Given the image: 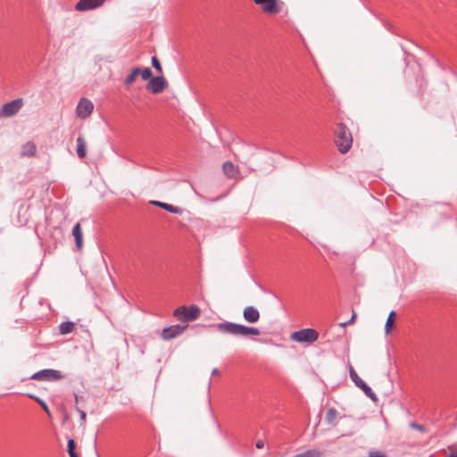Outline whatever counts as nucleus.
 <instances>
[{
  "mask_svg": "<svg viewBox=\"0 0 457 457\" xmlns=\"http://www.w3.org/2000/svg\"><path fill=\"white\" fill-rule=\"evenodd\" d=\"M136 76L133 75L132 72H130L129 74H128V76L126 77L125 80H124V85L126 87H129L130 85H132L135 80H136Z\"/></svg>",
  "mask_w": 457,
  "mask_h": 457,
  "instance_id": "b1692460",
  "label": "nucleus"
},
{
  "mask_svg": "<svg viewBox=\"0 0 457 457\" xmlns=\"http://www.w3.org/2000/svg\"><path fill=\"white\" fill-rule=\"evenodd\" d=\"M256 445V447H257L258 449H262V448L264 447V442H263V441H262V440H259V441L256 443V445Z\"/></svg>",
  "mask_w": 457,
  "mask_h": 457,
  "instance_id": "2f4dec72",
  "label": "nucleus"
},
{
  "mask_svg": "<svg viewBox=\"0 0 457 457\" xmlns=\"http://www.w3.org/2000/svg\"><path fill=\"white\" fill-rule=\"evenodd\" d=\"M98 457H101L100 455H98Z\"/></svg>",
  "mask_w": 457,
  "mask_h": 457,
  "instance_id": "4c0bfd02",
  "label": "nucleus"
},
{
  "mask_svg": "<svg viewBox=\"0 0 457 457\" xmlns=\"http://www.w3.org/2000/svg\"><path fill=\"white\" fill-rule=\"evenodd\" d=\"M216 328L222 334L232 335L235 337L259 336L260 330L253 327H247L231 321H224L216 324Z\"/></svg>",
  "mask_w": 457,
  "mask_h": 457,
  "instance_id": "f257e3e1",
  "label": "nucleus"
},
{
  "mask_svg": "<svg viewBox=\"0 0 457 457\" xmlns=\"http://www.w3.org/2000/svg\"><path fill=\"white\" fill-rule=\"evenodd\" d=\"M411 427L420 431H425V428L422 425L417 423H411Z\"/></svg>",
  "mask_w": 457,
  "mask_h": 457,
  "instance_id": "c756f323",
  "label": "nucleus"
},
{
  "mask_svg": "<svg viewBox=\"0 0 457 457\" xmlns=\"http://www.w3.org/2000/svg\"><path fill=\"white\" fill-rule=\"evenodd\" d=\"M75 324L72 321L62 322L59 326V330L62 335H66L73 331Z\"/></svg>",
  "mask_w": 457,
  "mask_h": 457,
  "instance_id": "aec40b11",
  "label": "nucleus"
},
{
  "mask_svg": "<svg viewBox=\"0 0 457 457\" xmlns=\"http://www.w3.org/2000/svg\"><path fill=\"white\" fill-rule=\"evenodd\" d=\"M187 328V325H171L168 328H164L162 331V338L163 340H170L181 335L184 330Z\"/></svg>",
  "mask_w": 457,
  "mask_h": 457,
  "instance_id": "9d476101",
  "label": "nucleus"
},
{
  "mask_svg": "<svg viewBox=\"0 0 457 457\" xmlns=\"http://www.w3.org/2000/svg\"><path fill=\"white\" fill-rule=\"evenodd\" d=\"M152 204L156 206H159V207L162 208L163 210H166L171 213L180 214L182 212V210L179 207L174 206V205L167 204V203L153 201Z\"/></svg>",
  "mask_w": 457,
  "mask_h": 457,
  "instance_id": "2eb2a0df",
  "label": "nucleus"
},
{
  "mask_svg": "<svg viewBox=\"0 0 457 457\" xmlns=\"http://www.w3.org/2000/svg\"><path fill=\"white\" fill-rule=\"evenodd\" d=\"M86 142L82 137L77 138V154L79 158L86 156Z\"/></svg>",
  "mask_w": 457,
  "mask_h": 457,
  "instance_id": "6ab92c4d",
  "label": "nucleus"
},
{
  "mask_svg": "<svg viewBox=\"0 0 457 457\" xmlns=\"http://www.w3.org/2000/svg\"><path fill=\"white\" fill-rule=\"evenodd\" d=\"M141 71H142V68L140 67H136L134 68L131 72L133 73V75H135L136 77H137L138 75L141 74Z\"/></svg>",
  "mask_w": 457,
  "mask_h": 457,
  "instance_id": "7c9ffc66",
  "label": "nucleus"
},
{
  "mask_svg": "<svg viewBox=\"0 0 457 457\" xmlns=\"http://www.w3.org/2000/svg\"><path fill=\"white\" fill-rule=\"evenodd\" d=\"M75 446H76L75 441L73 439H69L68 445H67L68 453L75 451Z\"/></svg>",
  "mask_w": 457,
  "mask_h": 457,
  "instance_id": "cd10ccee",
  "label": "nucleus"
},
{
  "mask_svg": "<svg viewBox=\"0 0 457 457\" xmlns=\"http://www.w3.org/2000/svg\"><path fill=\"white\" fill-rule=\"evenodd\" d=\"M243 317L247 322L255 323L260 319V312L253 306H247L244 309Z\"/></svg>",
  "mask_w": 457,
  "mask_h": 457,
  "instance_id": "ddd939ff",
  "label": "nucleus"
},
{
  "mask_svg": "<svg viewBox=\"0 0 457 457\" xmlns=\"http://www.w3.org/2000/svg\"><path fill=\"white\" fill-rule=\"evenodd\" d=\"M335 143L342 154H345L352 146L353 137L349 129L339 123L336 129Z\"/></svg>",
  "mask_w": 457,
  "mask_h": 457,
  "instance_id": "f03ea898",
  "label": "nucleus"
},
{
  "mask_svg": "<svg viewBox=\"0 0 457 457\" xmlns=\"http://www.w3.org/2000/svg\"><path fill=\"white\" fill-rule=\"evenodd\" d=\"M141 78L143 80H150L153 77V72L150 68H142Z\"/></svg>",
  "mask_w": 457,
  "mask_h": 457,
  "instance_id": "4be33fe9",
  "label": "nucleus"
},
{
  "mask_svg": "<svg viewBox=\"0 0 457 457\" xmlns=\"http://www.w3.org/2000/svg\"><path fill=\"white\" fill-rule=\"evenodd\" d=\"M222 170L224 174L230 179L236 178L237 174V169L231 162H224Z\"/></svg>",
  "mask_w": 457,
  "mask_h": 457,
  "instance_id": "dca6fc26",
  "label": "nucleus"
},
{
  "mask_svg": "<svg viewBox=\"0 0 457 457\" xmlns=\"http://www.w3.org/2000/svg\"><path fill=\"white\" fill-rule=\"evenodd\" d=\"M22 106V100L18 98L14 99L9 103L4 104L1 110L0 115L4 117H11L16 114Z\"/></svg>",
  "mask_w": 457,
  "mask_h": 457,
  "instance_id": "1a4fd4ad",
  "label": "nucleus"
},
{
  "mask_svg": "<svg viewBox=\"0 0 457 457\" xmlns=\"http://www.w3.org/2000/svg\"><path fill=\"white\" fill-rule=\"evenodd\" d=\"M94 110L93 103L86 98H81L77 105V115L79 118H87Z\"/></svg>",
  "mask_w": 457,
  "mask_h": 457,
  "instance_id": "9b49d317",
  "label": "nucleus"
},
{
  "mask_svg": "<svg viewBox=\"0 0 457 457\" xmlns=\"http://www.w3.org/2000/svg\"><path fill=\"white\" fill-rule=\"evenodd\" d=\"M200 308L195 304L189 307L181 306L173 312V315L181 322H188L195 320L200 315Z\"/></svg>",
  "mask_w": 457,
  "mask_h": 457,
  "instance_id": "7ed1b4c3",
  "label": "nucleus"
},
{
  "mask_svg": "<svg viewBox=\"0 0 457 457\" xmlns=\"http://www.w3.org/2000/svg\"><path fill=\"white\" fill-rule=\"evenodd\" d=\"M355 318H356V313H354V312H353V315H352V317L350 318V320H349L348 321L341 322V323L339 324V326H340V327H342V328H345V327H346L347 325L352 324V323L354 321Z\"/></svg>",
  "mask_w": 457,
  "mask_h": 457,
  "instance_id": "a878e982",
  "label": "nucleus"
},
{
  "mask_svg": "<svg viewBox=\"0 0 457 457\" xmlns=\"http://www.w3.org/2000/svg\"><path fill=\"white\" fill-rule=\"evenodd\" d=\"M36 401L40 404V406L46 413H49V408L44 400L41 398H36Z\"/></svg>",
  "mask_w": 457,
  "mask_h": 457,
  "instance_id": "393cba45",
  "label": "nucleus"
},
{
  "mask_svg": "<svg viewBox=\"0 0 457 457\" xmlns=\"http://www.w3.org/2000/svg\"><path fill=\"white\" fill-rule=\"evenodd\" d=\"M447 457H457V451H453Z\"/></svg>",
  "mask_w": 457,
  "mask_h": 457,
  "instance_id": "72a5a7b5",
  "label": "nucleus"
},
{
  "mask_svg": "<svg viewBox=\"0 0 457 457\" xmlns=\"http://www.w3.org/2000/svg\"><path fill=\"white\" fill-rule=\"evenodd\" d=\"M319 337L318 332L313 328H303L292 334L291 338L299 343H313Z\"/></svg>",
  "mask_w": 457,
  "mask_h": 457,
  "instance_id": "39448f33",
  "label": "nucleus"
},
{
  "mask_svg": "<svg viewBox=\"0 0 457 457\" xmlns=\"http://www.w3.org/2000/svg\"><path fill=\"white\" fill-rule=\"evenodd\" d=\"M30 378L37 381H55L63 378V375L59 370L45 369L34 373Z\"/></svg>",
  "mask_w": 457,
  "mask_h": 457,
  "instance_id": "0eeeda50",
  "label": "nucleus"
},
{
  "mask_svg": "<svg viewBox=\"0 0 457 457\" xmlns=\"http://www.w3.org/2000/svg\"><path fill=\"white\" fill-rule=\"evenodd\" d=\"M77 411L79 412V418H80V421L81 422H85L86 421V412L82 410H80L79 408H77Z\"/></svg>",
  "mask_w": 457,
  "mask_h": 457,
  "instance_id": "c85d7f7f",
  "label": "nucleus"
},
{
  "mask_svg": "<svg viewBox=\"0 0 457 457\" xmlns=\"http://www.w3.org/2000/svg\"><path fill=\"white\" fill-rule=\"evenodd\" d=\"M81 399V397H79L78 395H75V401H76V403H79V400Z\"/></svg>",
  "mask_w": 457,
  "mask_h": 457,
  "instance_id": "c9c22d12",
  "label": "nucleus"
},
{
  "mask_svg": "<svg viewBox=\"0 0 457 457\" xmlns=\"http://www.w3.org/2000/svg\"><path fill=\"white\" fill-rule=\"evenodd\" d=\"M395 311H392L388 317H387V320H386V325H385V332L386 334H389L392 328H393V325H394V320H395Z\"/></svg>",
  "mask_w": 457,
  "mask_h": 457,
  "instance_id": "412c9836",
  "label": "nucleus"
},
{
  "mask_svg": "<svg viewBox=\"0 0 457 457\" xmlns=\"http://www.w3.org/2000/svg\"><path fill=\"white\" fill-rule=\"evenodd\" d=\"M151 62L153 67L158 71V73H162V69L160 61L156 56H153L151 59Z\"/></svg>",
  "mask_w": 457,
  "mask_h": 457,
  "instance_id": "5701e85b",
  "label": "nucleus"
},
{
  "mask_svg": "<svg viewBox=\"0 0 457 457\" xmlns=\"http://www.w3.org/2000/svg\"><path fill=\"white\" fill-rule=\"evenodd\" d=\"M72 235L75 239V244L78 248H81L83 244V237H82V230L80 228L79 223L75 224V226L72 228Z\"/></svg>",
  "mask_w": 457,
  "mask_h": 457,
  "instance_id": "f3484780",
  "label": "nucleus"
},
{
  "mask_svg": "<svg viewBox=\"0 0 457 457\" xmlns=\"http://www.w3.org/2000/svg\"><path fill=\"white\" fill-rule=\"evenodd\" d=\"M264 12L276 14L282 11L284 3L279 0H253Z\"/></svg>",
  "mask_w": 457,
  "mask_h": 457,
  "instance_id": "423d86ee",
  "label": "nucleus"
},
{
  "mask_svg": "<svg viewBox=\"0 0 457 457\" xmlns=\"http://www.w3.org/2000/svg\"><path fill=\"white\" fill-rule=\"evenodd\" d=\"M350 378L354 383V385L362 390L367 397L372 400L374 403L378 402L377 395L372 391V389L358 376L356 371L353 367H350L349 371Z\"/></svg>",
  "mask_w": 457,
  "mask_h": 457,
  "instance_id": "20e7f679",
  "label": "nucleus"
},
{
  "mask_svg": "<svg viewBox=\"0 0 457 457\" xmlns=\"http://www.w3.org/2000/svg\"><path fill=\"white\" fill-rule=\"evenodd\" d=\"M370 457H386V454L379 451H370L369 453Z\"/></svg>",
  "mask_w": 457,
  "mask_h": 457,
  "instance_id": "bb28decb",
  "label": "nucleus"
},
{
  "mask_svg": "<svg viewBox=\"0 0 457 457\" xmlns=\"http://www.w3.org/2000/svg\"><path fill=\"white\" fill-rule=\"evenodd\" d=\"M37 146L33 142H27L21 146V155L23 157H32L36 154Z\"/></svg>",
  "mask_w": 457,
  "mask_h": 457,
  "instance_id": "4468645a",
  "label": "nucleus"
},
{
  "mask_svg": "<svg viewBox=\"0 0 457 457\" xmlns=\"http://www.w3.org/2000/svg\"><path fill=\"white\" fill-rule=\"evenodd\" d=\"M69 455H70V457H79V455L77 454V453L75 451L69 452Z\"/></svg>",
  "mask_w": 457,
  "mask_h": 457,
  "instance_id": "473e14b6",
  "label": "nucleus"
},
{
  "mask_svg": "<svg viewBox=\"0 0 457 457\" xmlns=\"http://www.w3.org/2000/svg\"><path fill=\"white\" fill-rule=\"evenodd\" d=\"M218 373H219V370H218V369H216V368H214V369L212 370V375H217Z\"/></svg>",
  "mask_w": 457,
  "mask_h": 457,
  "instance_id": "f704fd0d",
  "label": "nucleus"
},
{
  "mask_svg": "<svg viewBox=\"0 0 457 457\" xmlns=\"http://www.w3.org/2000/svg\"><path fill=\"white\" fill-rule=\"evenodd\" d=\"M105 0H79L75 4V10L79 12H85L94 10L104 4Z\"/></svg>",
  "mask_w": 457,
  "mask_h": 457,
  "instance_id": "f8f14e48",
  "label": "nucleus"
},
{
  "mask_svg": "<svg viewBox=\"0 0 457 457\" xmlns=\"http://www.w3.org/2000/svg\"><path fill=\"white\" fill-rule=\"evenodd\" d=\"M337 415H338V412L335 408H329L327 411L326 417H325L326 423L328 425H331V426H336L337 425L336 420L337 419Z\"/></svg>",
  "mask_w": 457,
  "mask_h": 457,
  "instance_id": "a211bd4d",
  "label": "nucleus"
},
{
  "mask_svg": "<svg viewBox=\"0 0 457 457\" xmlns=\"http://www.w3.org/2000/svg\"><path fill=\"white\" fill-rule=\"evenodd\" d=\"M168 86V82L162 75L152 78L146 85V89L153 94L162 93Z\"/></svg>",
  "mask_w": 457,
  "mask_h": 457,
  "instance_id": "6e6552de",
  "label": "nucleus"
},
{
  "mask_svg": "<svg viewBox=\"0 0 457 457\" xmlns=\"http://www.w3.org/2000/svg\"><path fill=\"white\" fill-rule=\"evenodd\" d=\"M28 396L31 399H34L36 400V398H38L37 396L34 395H31V394H29Z\"/></svg>",
  "mask_w": 457,
  "mask_h": 457,
  "instance_id": "e433bc0d",
  "label": "nucleus"
}]
</instances>
